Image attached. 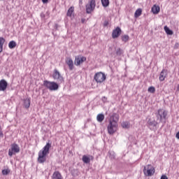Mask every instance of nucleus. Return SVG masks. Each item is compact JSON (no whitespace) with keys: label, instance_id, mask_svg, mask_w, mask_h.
I'll use <instances>...</instances> for the list:
<instances>
[{"label":"nucleus","instance_id":"c756f323","mask_svg":"<svg viewBox=\"0 0 179 179\" xmlns=\"http://www.w3.org/2000/svg\"><path fill=\"white\" fill-rule=\"evenodd\" d=\"M149 93H155L156 92V88L155 87L151 86L148 88Z\"/></svg>","mask_w":179,"mask_h":179},{"label":"nucleus","instance_id":"0eeeda50","mask_svg":"<svg viewBox=\"0 0 179 179\" xmlns=\"http://www.w3.org/2000/svg\"><path fill=\"white\" fill-rule=\"evenodd\" d=\"M19 152H20V148L19 147V145L13 143L11 145L10 149L8 150V156L12 157L13 155H16V153H19Z\"/></svg>","mask_w":179,"mask_h":179},{"label":"nucleus","instance_id":"f8f14e48","mask_svg":"<svg viewBox=\"0 0 179 179\" xmlns=\"http://www.w3.org/2000/svg\"><path fill=\"white\" fill-rule=\"evenodd\" d=\"M121 28L117 27L116 29H113L112 32V38H118L120 36H121Z\"/></svg>","mask_w":179,"mask_h":179},{"label":"nucleus","instance_id":"cd10ccee","mask_svg":"<svg viewBox=\"0 0 179 179\" xmlns=\"http://www.w3.org/2000/svg\"><path fill=\"white\" fill-rule=\"evenodd\" d=\"M128 40H129V36L128 35H124L122 36V41L124 43H127V41H128Z\"/></svg>","mask_w":179,"mask_h":179},{"label":"nucleus","instance_id":"c9c22d12","mask_svg":"<svg viewBox=\"0 0 179 179\" xmlns=\"http://www.w3.org/2000/svg\"><path fill=\"white\" fill-rule=\"evenodd\" d=\"M85 22H86V19H85V18L81 19L82 23H85Z\"/></svg>","mask_w":179,"mask_h":179},{"label":"nucleus","instance_id":"39448f33","mask_svg":"<svg viewBox=\"0 0 179 179\" xmlns=\"http://www.w3.org/2000/svg\"><path fill=\"white\" fill-rule=\"evenodd\" d=\"M43 86L50 90L51 92H54L55 90H58L59 89V85L58 83L52 81L44 80L43 81Z\"/></svg>","mask_w":179,"mask_h":179},{"label":"nucleus","instance_id":"4468645a","mask_svg":"<svg viewBox=\"0 0 179 179\" xmlns=\"http://www.w3.org/2000/svg\"><path fill=\"white\" fill-rule=\"evenodd\" d=\"M6 87H8V82L5 80H0V92H5L6 90Z\"/></svg>","mask_w":179,"mask_h":179},{"label":"nucleus","instance_id":"f704fd0d","mask_svg":"<svg viewBox=\"0 0 179 179\" xmlns=\"http://www.w3.org/2000/svg\"><path fill=\"white\" fill-rule=\"evenodd\" d=\"M43 3H48V0H42Z\"/></svg>","mask_w":179,"mask_h":179},{"label":"nucleus","instance_id":"4c0bfd02","mask_svg":"<svg viewBox=\"0 0 179 179\" xmlns=\"http://www.w3.org/2000/svg\"><path fill=\"white\" fill-rule=\"evenodd\" d=\"M102 100H103V101H106V100H107V98H106V96H103V97L102 98Z\"/></svg>","mask_w":179,"mask_h":179},{"label":"nucleus","instance_id":"f3484780","mask_svg":"<svg viewBox=\"0 0 179 179\" xmlns=\"http://www.w3.org/2000/svg\"><path fill=\"white\" fill-rule=\"evenodd\" d=\"M52 179H62V175L59 173V171H55L52 176Z\"/></svg>","mask_w":179,"mask_h":179},{"label":"nucleus","instance_id":"423d86ee","mask_svg":"<svg viewBox=\"0 0 179 179\" xmlns=\"http://www.w3.org/2000/svg\"><path fill=\"white\" fill-rule=\"evenodd\" d=\"M94 79L96 82V83H103L104 80L106 79V74L103 72L96 73L94 76Z\"/></svg>","mask_w":179,"mask_h":179},{"label":"nucleus","instance_id":"6ab92c4d","mask_svg":"<svg viewBox=\"0 0 179 179\" xmlns=\"http://www.w3.org/2000/svg\"><path fill=\"white\" fill-rule=\"evenodd\" d=\"M23 106L24 108H29L30 107V98L24 99Z\"/></svg>","mask_w":179,"mask_h":179},{"label":"nucleus","instance_id":"9d476101","mask_svg":"<svg viewBox=\"0 0 179 179\" xmlns=\"http://www.w3.org/2000/svg\"><path fill=\"white\" fill-rule=\"evenodd\" d=\"M143 173L145 176H147L148 177H152L153 174H155V168L152 166H148L146 169V167H144Z\"/></svg>","mask_w":179,"mask_h":179},{"label":"nucleus","instance_id":"aec40b11","mask_svg":"<svg viewBox=\"0 0 179 179\" xmlns=\"http://www.w3.org/2000/svg\"><path fill=\"white\" fill-rule=\"evenodd\" d=\"M3 44H5V38L0 37V54L3 51Z\"/></svg>","mask_w":179,"mask_h":179},{"label":"nucleus","instance_id":"58836bf2","mask_svg":"<svg viewBox=\"0 0 179 179\" xmlns=\"http://www.w3.org/2000/svg\"><path fill=\"white\" fill-rule=\"evenodd\" d=\"M178 45H179L178 43H176L175 44V48L176 47V48H178Z\"/></svg>","mask_w":179,"mask_h":179},{"label":"nucleus","instance_id":"dca6fc26","mask_svg":"<svg viewBox=\"0 0 179 179\" xmlns=\"http://www.w3.org/2000/svg\"><path fill=\"white\" fill-rule=\"evenodd\" d=\"M151 10L154 15H157V13H159V12H160V7L159 6H157L156 4H155L152 7Z\"/></svg>","mask_w":179,"mask_h":179},{"label":"nucleus","instance_id":"a878e982","mask_svg":"<svg viewBox=\"0 0 179 179\" xmlns=\"http://www.w3.org/2000/svg\"><path fill=\"white\" fill-rule=\"evenodd\" d=\"M101 2L102 3V6H103V8H107V6H108V5H110L109 0H101Z\"/></svg>","mask_w":179,"mask_h":179},{"label":"nucleus","instance_id":"20e7f679","mask_svg":"<svg viewBox=\"0 0 179 179\" xmlns=\"http://www.w3.org/2000/svg\"><path fill=\"white\" fill-rule=\"evenodd\" d=\"M159 122L156 121L155 117L147 118V127L150 131H157L159 128Z\"/></svg>","mask_w":179,"mask_h":179},{"label":"nucleus","instance_id":"7c9ffc66","mask_svg":"<svg viewBox=\"0 0 179 179\" xmlns=\"http://www.w3.org/2000/svg\"><path fill=\"white\" fill-rule=\"evenodd\" d=\"M10 173V171L9 169H3L2 170V174L3 176H8Z\"/></svg>","mask_w":179,"mask_h":179},{"label":"nucleus","instance_id":"c85d7f7f","mask_svg":"<svg viewBox=\"0 0 179 179\" xmlns=\"http://www.w3.org/2000/svg\"><path fill=\"white\" fill-rule=\"evenodd\" d=\"M122 54H124V51L121 48H117L116 50V55L120 57L122 55Z\"/></svg>","mask_w":179,"mask_h":179},{"label":"nucleus","instance_id":"a211bd4d","mask_svg":"<svg viewBox=\"0 0 179 179\" xmlns=\"http://www.w3.org/2000/svg\"><path fill=\"white\" fill-rule=\"evenodd\" d=\"M74 12H75V7L73 6L70 7L67 11L66 16H68L69 17H71Z\"/></svg>","mask_w":179,"mask_h":179},{"label":"nucleus","instance_id":"2eb2a0df","mask_svg":"<svg viewBox=\"0 0 179 179\" xmlns=\"http://www.w3.org/2000/svg\"><path fill=\"white\" fill-rule=\"evenodd\" d=\"M66 64L68 65L70 71H72V69H73V61L71 57L66 59Z\"/></svg>","mask_w":179,"mask_h":179},{"label":"nucleus","instance_id":"5701e85b","mask_svg":"<svg viewBox=\"0 0 179 179\" xmlns=\"http://www.w3.org/2000/svg\"><path fill=\"white\" fill-rule=\"evenodd\" d=\"M17 44L15 41H11L8 43V47L10 50H13L16 47Z\"/></svg>","mask_w":179,"mask_h":179},{"label":"nucleus","instance_id":"6e6552de","mask_svg":"<svg viewBox=\"0 0 179 179\" xmlns=\"http://www.w3.org/2000/svg\"><path fill=\"white\" fill-rule=\"evenodd\" d=\"M52 78L55 79V80H57V83L59 84L63 83L64 82V77L61 76V73L57 69H55L52 74Z\"/></svg>","mask_w":179,"mask_h":179},{"label":"nucleus","instance_id":"b1692460","mask_svg":"<svg viewBox=\"0 0 179 179\" xmlns=\"http://www.w3.org/2000/svg\"><path fill=\"white\" fill-rule=\"evenodd\" d=\"M96 120H97L98 122H103V121H104V115L99 114L96 116Z\"/></svg>","mask_w":179,"mask_h":179},{"label":"nucleus","instance_id":"7ed1b4c3","mask_svg":"<svg viewBox=\"0 0 179 179\" xmlns=\"http://www.w3.org/2000/svg\"><path fill=\"white\" fill-rule=\"evenodd\" d=\"M167 114V110H165L164 109H159L156 113L157 121H158L159 123L162 122L163 124H166Z\"/></svg>","mask_w":179,"mask_h":179},{"label":"nucleus","instance_id":"bb28decb","mask_svg":"<svg viewBox=\"0 0 179 179\" xmlns=\"http://www.w3.org/2000/svg\"><path fill=\"white\" fill-rule=\"evenodd\" d=\"M122 128H124V129H128V128L131 127V124H129V122H122Z\"/></svg>","mask_w":179,"mask_h":179},{"label":"nucleus","instance_id":"393cba45","mask_svg":"<svg viewBox=\"0 0 179 179\" xmlns=\"http://www.w3.org/2000/svg\"><path fill=\"white\" fill-rule=\"evenodd\" d=\"M142 15V8H138L136 11H135V18H138L139 17V16H141Z\"/></svg>","mask_w":179,"mask_h":179},{"label":"nucleus","instance_id":"473e14b6","mask_svg":"<svg viewBox=\"0 0 179 179\" xmlns=\"http://www.w3.org/2000/svg\"><path fill=\"white\" fill-rule=\"evenodd\" d=\"M161 179H169V178H168L167 176H166V175H162V176H161Z\"/></svg>","mask_w":179,"mask_h":179},{"label":"nucleus","instance_id":"4be33fe9","mask_svg":"<svg viewBox=\"0 0 179 179\" xmlns=\"http://www.w3.org/2000/svg\"><path fill=\"white\" fill-rule=\"evenodd\" d=\"M82 160L85 164H89V163H90V157H87V155H83Z\"/></svg>","mask_w":179,"mask_h":179},{"label":"nucleus","instance_id":"f257e3e1","mask_svg":"<svg viewBox=\"0 0 179 179\" xmlns=\"http://www.w3.org/2000/svg\"><path fill=\"white\" fill-rule=\"evenodd\" d=\"M120 117L117 114H113L109 120V124L108 125V134L109 135H113L117 132V128H118V120Z\"/></svg>","mask_w":179,"mask_h":179},{"label":"nucleus","instance_id":"412c9836","mask_svg":"<svg viewBox=\"0 0 179 179\" xmlns=\"http://www.w3.org/2000/svg\"><path fill=\"white\" fill-rule=\"evenodd\" d=\"M164 29L165 30V33H166V34H168L169 36H173V30L170 29L169 27L165 26L164 27Z\"/></svg>","mask_w":179,"mask_h":179},{"label":"nucleus","instance_id":"ddd939ff","mask_svg":"<svg viewBox=\"0 0 179 179\" xmlns=\"http://www.w3.org/2000/svg\"><path fill=\"white\" fill-rule=\"evenodd\" d=\"M167 69H162V71H161L160 74H159V81L160 82H164V80L167 78Z\"/></svg>","mask_w":179,"mask_h":179},{"label":"nucleus","instance_id":"9b49d317","mask_svg":"<svg viewBox=\"0 0 179 179\" xmlns=\"http://www.w3.org/2000/svg\"><path fill=\"white\" fill-rule=\"evenodd\" d=\"M85 62H86V57L81 55L75 57L74 64L76 66H79V65H81V64H83Z\"/></svg>","mask_w":179,"mask_h":179},{"label":"nucleus","instance_id":"72a5a7b5","mask_svg":"<svg viewBox=\"0 0 179 179\" xmlns=\"http://www.w3.org/2000/svg\"><path fill=\"white\" fill-rule=\"evenodd\" d=\"M0 138H3V133L0 130Z\"/></svg>","mask_w":179,"mask_h":179},{"label":"nucleus","instance_id":"2f4dec72","mask_svg":"<svg viewBox=\"0 0 179 179\" xmlns=\"http://www.w3.org/2000/svg\"><path fill=\"white\" fill-rule=\"evenodd\" d=\"M108 24H109L108 20H105L103 22V27H107Z\"/></svg>","mask_w":179,"mask_h":179},{"label":"nucleus","instance_id":"e433bc0d","mask_svg":"<svg viewBox=\"0 0 179 179\" xmlns=\"http://www.w3.org/2000/svg\"><path fill=\"white\" fill-rule=\"evenodd\" d=\"M176 137L177 138V139H179V131L176 134Z\"/></svg>","mask_w":179,"mask_h":179},{"label":"nucleus","instance_id":"1a4fd4ad","mask_svg":"<svg viewBox=\"0 0 179 179\" xmlns=\"http://www.w3.org/2000/svg\"><path fill=\"white\" fill-rule=\"evenodd\" d=\"M96 8V0H91L88 4L86 5V13L90 14Z\"/></svg>","mask_w":179,"mask_h":179},{"label":"nucleus","instance_id":"f03ea898","mask_svg":"<svg viewBox=\"0 0 179 179\" xmlns=\"http://www.w3.org/2000/svg\"><path fill=\"white\" fill-rule=\"evenodd\" d=\"M50 148H51V144H50V143H47L43 148V150L39 151L38 157V163L43 164L45 163V160H47L46 156L50 153Z\"/></svg>","mask_w":179,"mask_h":179},{"label":"nucleus","instance_id":"ea45409f","mask_svg":"<svg viewBox=\"0 0 179 179\" xmlns=\"http://www.w3.org/2000/svg\"><path fill=\"white\" fill-rule=\"evenodd\" d=\"M1 1H3V0H1Z\"/></svg>","mask_w":179,"mask_h":179}]
</instances>
